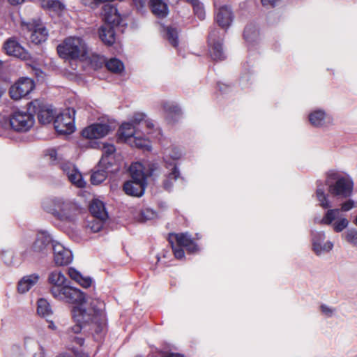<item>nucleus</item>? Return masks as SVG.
<instances>
[{
	"mask_svg": "<svg viewBox=\"0 0 357 357\" xmlns=\"http://www.w3.org/2000/svg\"><path fill=\"white\" fill-rule=\"evenodd\" d=\"M12 5H18L23 3L25 0H8Z\"/></svg>",
	"mask_w": 357,
	"mask_h": 357,
	"instance_id": "obj_59",
	"label": "nucleus"
},
{
	"mask_svg": "<svg viewBox=\"0 0 357 357\" xmlns=\"http://www.w3.org/2000/svg\"><path fill=\"white\" fill-rule=\"evenodd\" d=\"M51 242L52 238L47 232L39 231L32 246L21 252L22 260L32 262L46 256Z\"/></svg>",
	"mask_w": 357,
	"mask_h": 357,
	"instance_id": "obj_6",
	"label": "nucleus"
},
{
	"mask_svg": "<svg viewBox=\"0 0 357 357\" xmlns=\"http://www.w3.org/2000/svg\"><path fill=\"white\" fill-rule=\"evenodd\" d=\"M57 52L61 58L75 59L84 57L87 54L88 48L82 38L70 36L58 45Z\"/></svg>",
	"mask_w": 357,
	"mask_h": 357,
	"instance_id": "obj_5",
	"label": "nucleus"
},
{
	"mask_svg": "<svg viewBox=\"0 0 357 357\" xmlns=\"http://www.w3.org/2000/svg\"><path fill=\"white\" fill-rule=\"evenodd\" d=\"M310 123L315 127H323L331 123V118L324 110L316 109L309 114Z\"/></svg>",
	"mask_w": 357,
	"mask_h": 357,
	"instance_id": "obj_27",
	"label": "nucleus"
},
{
	"mask_svg": "<svg viewBox=\"0 0 357 357\" xmlns=\"http://www.w3.org/2000/svg\"><path fill=\"white\" fill-rule=\"evenodd\" d=\"M155 216V211L150 208H145L140 213V220L142 221L153 219Z\"/></svg>",
	"mask_w": 357,
	"mask_h": 357,
	"instance_id": "obj_50",
	"label": "nucleus"
},
{
	"mask_svg": "<svg viewBox=\"0 0 357 357\" xmlns=\"http://www.w3.org/2000/svg\"><path fill=\"white\" fill-rule=\"evenodd\" d=\"M21 29L26 40L36 45L45 42L48 37V31L40 19L22 20Z\"/></svg>",
	"mask_w": 357,
	"mask_h": 357,
	"instance_id": "obj_7",
	"label": "nucleus"
},
{
	"mask_svg": "<svg viewBox=\"0 0 357 357\" xmlns=\"http://www.w3.org/2000/svg\"><path fill=\"white\" fill-rule=\"evenodd\" d=\"M24 345L26 349L31 351H33L34 347L38 348L39 351L33 353L34 357H45L44 349L32 337L26 336L24 339Z\"/></svg>",
	"mask_w": 357,
	"mask_h": 357,
	"instance_id": "obj_35",
	"label": "nucleus"
},
{
	"mask_svg": "<svg viewBox=\"0 0 357 357\" xmlns=\"http://www.w3.org/2000/svg\"><path fill=\"white\" fill-rule=\"evenodd\" d=\"M106 67L109 71L116 74H120L124 70L123 62L116 58L110 59L106 63Z\"/></svg>",
	"mask_w": 357,
	"mask_h": 357,
	"instance_id": "obj_40",
	"label": "nucleus"
},
{
	"mask_svg": "<svg viewBox=\"0 0 357 357\" xmlns=\"http://www.w3.org/2000/svg\"><path fill=\"white\" fill-rule=\"evenodd\" d=\"M163 114L169 123L178 121L181 116V111L178 106L172 102L162 103Z\"/></svg>",
	"mask_w": 357,
	"mask_h": 357,
	"instance_id": "obj_21",
	"label": "nucleus"
},
{
	"mask_svg": "<svg viewBox=\"0 0 357 357\" xmlns=\"http://www.w3.org/2000/svg\"><path fill=\"white\" fill-rule=\"evenodd\" d=\"M170 170L171 172L168 174L163 183L164 188L167 190H170L172 188L174 181L180 176V172L177 167L174 166L173 169Z\"/></svg>",
	"mask_w": 357,
	"mask_h": 357,
	"instance_id": "obj_39",
	"label": "nucleus"
},
{
	"mask_svg": "<svg viewBox=\"0 0 357 357\" xmlns=\"http://www.w3.org/2000/svg\"><path fill=\"white\" fill-rule=\"evenodd\" d=\"M80 1L84 6H89L91 8H95L97 4L103 2L102 0H80Z\"/></svg>",
	"mask_w": 357,
	"mask_h": 357,
	"instance_id": "obj_55",
	"label": "nucleus"
},
{
	"mask_svg": "<svg viewBox=\"0 0 357 357\" xmlns=\"http://www.w3.org/2000/svg\"><path fill=\"white\" fill-rule=\"evenodd\" d=\"M325 238L324 231L312 232V250L318 256L329 252L333 248V243L331 241H325Z\"/></svg>",
	"mask_w": 357,
	"mask_h": 357,
	"instance_id": "obj_16",
	"label": "nucleus"
},
{
	"mask_svg": "<svg viewBox=\"0 0 357 357\" xmlns=\"http://www.w3.org/2000/svg\"><path fill=\"white\" fill-rule=\"evenodd\" d=\"M151 6L153 13L158 17H165L168 14L167 4L160 0H151Z\"/></svg>",
	"mask_w": 357,
	"mask_h": 357,
	"instance_id": "obj_36",
	"label": "nucleus"
},
{
	"mask_svg": "<svg viewBox=\"0 0 357 357\" xmlns=\"http://www.w3.org/2000/svg\"><path fill=\"white\" fill-rule=\"evenodd\" d=\"M102 16L107 24L117 25L121 21V17L116 8L109 3L103 6Z\"/></svg>",
	"mask_w": 357,
	"mask_h": 357,
	"instance_id": "obj_23",
	"label": "nucleus"
},
{
	"mask_svg": "<svg viewBox=\"0 0 357 357\" xmlns=\"http://www.w3.org/2000/svg\"><path fill=\"white\" fill-rule=\"evenodd\" d=\"M146 119V116L145 114L142 112H135L133 114L132 118L129 121L131 123H132L136 128L137 125H140L141 123H144V121Z\"/></svg>",
	"mask_w": 357,
	"mask_h": 357,
	"instance_id": "obj_49",
	"label": "nucleus"
},
{
	"mask_svg": "<svg viewBox=\"0 0 357 357\" xmlns=\"http://www.w3.org/2000/svg\"><path fill=\"white\" fill-rule=\"evenodd\" d=\"M99 37L105 45H112L115 41L114 25L103 24L99 29Z\"/></svg>",
	"mask_w": 357,
	"mask_h": 357,
	"instance_id": "obj_30",
	"label": "nucleus"
},
{
	"mask_svg": "<svg viewBox=\"0 0 357 357\" xmlns=\"http://www.w3.org/2000/svg\"><path fill=\"white\" fill-rule=\"evenodd\" d=\"M320 310L321 313L327 317H333L336 312L335 308L325 304L320 306Z\"/></svg>",
	"mask_w": 357,
	"mask_h": 357,
	"instance_id": "obj_53",
	"label": "nucleus"
},
{
	"mask_svg": "<svg viewBox=\"0 0 357 357\" xmlns=\"http://www.w3.org/2000/svg\"><path fill=\"white\" fill-rule=\"evenodd\" d=\"M49 155L50 158H52L53 160H55L57 159V153L56 151L54 149H52L49 151Z\"/></svg>",
	"mask_w": 357,
	"mask_h": 357,
	"instance_id": "obj_57",
	"label": "nucleus"
},
{
	"mask_svg": "<svg viewBox=\"0 0 357 357\" xmlns=\"http://www.w3.org/2000/svg\"><path fill=\"white\" fill-rule=\"evenodd\" d=\"M75 113L73 109L68 108L56 116L54 126L57 132L68 135L74 132Z\"/></svg>",
	"mask_w": 357,
	"mask_h": 357,
	"instance_id": "obj_10",
	"label": "nucleus"
},
{
	"mask_svg": "<svg viewBox=\"0 0 357 357\" xmlns=\"http://www.w3.org/2000/svg\"><path fill=\"white\" fill-rule=\"evenodd\" d=\"M68 275L72 280H75L84 288L89 287L91 285V279L89 277H84L74 268H69Z\"/></svg>",
	"mask_w": 357,
	"mask_h": 357,
	"instance_id": "obj_33",
	"label": "nucleus"
},
{
	"mask_svg": "<svg viewBox=\"0 0 357 357\" xmlns=\"http://www.w3.org/2000/svg\"><path fill=\"white\" fill-rule=\"evenodd\" d=\"M319 223L331 226L336 233L344 231L349 225V221L346 216L341 213L339 208H327Z\"/></svg>",
	"mask_w": 357,
	"mask_h": 357,
	"instance_id": "obj_9",
	"label": "nucleus"
},
{
	"mask_svg": "<svg viewBox=\"0 0 357 357\" xmlns=\"http://www.w3.org/2000/svg\"><path fill=\"white\" fill-rule=\"evenodd\" d=\"M67 281L68 280L61 271L54 270L50 272L47 277V282L50 294L66 283Z\"/></svg>",
	"mask_w": 357,
	"mask_h": 357,
	"instance_id": "obj_25",
	"label": "nucleus"
},
{
	"mask_svg": "<svg viewBox=\"0 0 357 357\" xmlns=\"http://www.w3.org/2000/svg\"><path fill=\"white\" fill-rule=\"evenodd\" d=\"M66 333L63 335V339L66 340L67 343H68V347L70 349L73 350V354H62L57 357H88L84 353L79 350H75V347L77 346L75 342H72L65 338Z\"/></svg>",
	"mask_w": 357,
	"mask_h": 357,
	"instance_id": "obj_44",
	"label": "nucleus"
},
{
	"mask_svg": "<svg viewBox=\"0 0 357 357\" xmlns=\"http://www.w3.org/2000/svg\"><path fill=\"white\" fill-rule=\"evenodd\" d=\"M43 208L62 221H73L78 211L76 204L63 197H53L43 203Z\"/></svg>",
	"mask_w": 357,
	"mask_h": 357,
	"instance_id": "obj_4",
	"label": "nucleus"
},
{
	"mask_svg": "<svg viewBox=\"0 0 357 357\" xmlns=\"http://www.w3.org/2000/svg\"><path fill=\"white\" fill-rule=\"evenodd\" d=\"M96 222H92L91 229L93 232H98L103 226V222L105 220H100L96 218Z\"/></svg>",
	"mask_w": 357,
	"mask_h": 357,
	"instance_id": "obj_54",
	"label": "nucleus"
},
{
	"mask_svg": "<svg viewBox=\"0 0 357 357\" xmlns=\"http://www.w3.org/2000/svg\"><path fill=\"white\" fill-rule=\"evenodd\" d=\"M354 181L352 176L340 169H331L325 173L324 181L317 182L315 197L322 208H331L330 196L347 199L353 195Z\"/></svg>",
	"mask_w": 357,
	"mask_h": 357,
	"instance_id": "obj_1",
	"label": "nucleus"
},
{
	"mask_svg": "<svg viewBox=\"0 0 357 357\" xmlns=\"http://www.w3.org/2000/svg\"><path fill=\"white\" fill-rule=\"evenodd\" d=\"M107 171H109V169L102 168V169L93 172L91 176V183L98 185L104 181L107 176Z\"/></svg>",
	"mask_w": 357,
	"mask_h": 357,
	"instance_id": "obj_42",
	"label": "nucleus"
},
{
	"mask_svg": "<svg viewBox=\"0 0 357 357\" xmlns=\"http://www.w3.org/2000/svg\"><path fill=\"white\" fill-rule=\"evenodd\" d=\"M356 206V203L353 199H348L346 201L343 202L340 204V208L339 210H341V213L348 212L354 208Z\"/></svg>",
	"mask_w": 357,
	"mask_h": 357,
	"instance_id": "obj_51",
	"label": "nucleus"
},
{
	"mask_svg": "<svg viewBox=\"0 0 357 357\" xmlns=\"http://www.w3.org/2000/svg\"><path fill=\"white\" fill-rule=\"evenodd\" d=\"M159 170L157 163L150 162L145 167L140 162H134L130 167L131 179L123 185V190L130 196L141 197L144 192L146 179L149 176L156 174Z\"/></svg>",
	"mask_w": 357,
	"mask_h": 357,
	"instance_id": "obj_3",
	"label": "nucleus"
},
{
	"mask_svg": "<svg viewBox=\"0 0 357 357\" xmlns=\"http://www.w3.org/2000/svg\"><path fill=\"white\" fill-rule=\"evenodd\" d=\"M169 243L172 245V248L174 254V256L177 259H182L184 257V250L182 247H178L177 245L171 239L169 240Z\"/></svg>",
	"mask_w": 357,
	"mask_h": 357,
	"instance_id": "obj_52",
	"label": "nucleus"
},
{
	"mask_svg": "<svg viewBox=\"0 0 357 357\" xmlns=\"http://www.w3.org/2000/svg\"><path fill=\"white\" fill-rule=\"evenodd\" d=\"M90 211L93 216L98 220H106L108 218L104 203L98 199H94L91 202Z\"/></svg>",
	"mask_w": 357,
	"mask_h": 357,
	"instance_id": "obj_29",
	"label": "nucleus"
},
{
	"mask_svg": "<svg viewBox=\"0 0 357 357\" xmlns=\"http://www.w3.org/2000/svg\"><path fill=\"white\" fill-rule=\"evenodd\" d=\"M136 128L130 122H123L119 128L118 134L120 139L128 143V141L132 140L133 135L137 132Z\"/></svg>",
	"mask_w": 357,
	"mask_h": 357,
	"instance_id": "obj_31",
	"label": "nucleus"
},
{
	"mask_svg": "<svg viewBox=\"0 0 357 357\" xmlns=\"http://www.w3.org/2000/svg\"><path fill=\"white\" fill-rule=\"evenodd\" d=\"M166 34L167 39L168 40L169 43L175 47H177L178 44L177 30L172 27H167Z\"/></svg>",
	"mask_w": 357,
	"mask_h": 357,
	"instance_id": "obj_45",
	"label": "nucleus"
},
{
	"mask_svg": "<svg viewBox=\"0 0 357 357\" xmlns=\"http://www.w3.org/2000/svg\"><path fill=\"white\" fill-rule=\"evenodd\" d=\"M28 111L36 114L39 122L42 124L50 123L53 120L54 115L52 107L39 100H34L29 102Z\"/></svg>",
	"mask_w": 357,
	"mask_h": 357,
	"instance_id": "obj_12",
	"label": "nucleus"
},
{
	"mask_svg": "<svg viewBox=\"0 0 357 357\" xmlns=\"http://www.w3.org/2000/svg\"><path fill=\"white\" fill-rule=\"evenodd\" d=\"M346 241L354 246H357V229L347 230L345 235Z\"/></svg>",
	"mask_w": 357,
	"mask_h": 357,
	"instance_id": "obj_48",
	"label": "nucleus"
},
{
	"mask_svg": "<svg viewBox=\"0 0 357 357\" xmlns=\"http://www.w3.org/2000/svg\"><path fill=\"white\" fill-rule=\"evenodd\" d=\"M171 238L174 242H176L178 247L184 248L190 253L195 252L197 250V245L187 233L172 234L169 236V239Z\"/></svg>",
	"mask_w": 357,
	"mask_h": 357,
	"instance_id": "obj_20",
	"label": "nucleus"
},
{
	"mask_svg": "<svg viewBox=\"0 0 357 357\" xmlns=\"http://www.w3.org/2000/svg\"><path fill=\"white\" fill-rule=\"evenodd\" d=\"M264 7L271 8L275 6L276 3L280 0H261Z\"/></svg>",
	"mask_w": 357,
	"mask_h": 357,
	"instance_id": "obj_56",
	"label": "nucleus"
},
{
	"mask_svg": "<svg viewBox=\"0 0 357 357\" xmlns=\"http://www.w3.org/2000/svg\"><path fill=\"white\" fill-rule=\"evenodd\" d=\"M136 357H142V356H136Z\"/></svg>",
	"mask_w": 357,
	"mask_h": 357,
	"instance_id": "obj_62",
	"label": "nucleus"
},
{
	"mask_svg": "<svg viewBox=\"0 0 357 357\" xmlns=\"http://www.w3.org/2000/svg\"><path fill=\"white\" fill-rule=\"evenodd\" d=\"M52 296L56 300L70 303H77V305L87 304L84 301V294L79 289L73 287L70 281H67L59 288L52 294Z\"/></svg>",
	"mask_w": 357,
	"mask_h": 357,
	"instance_id": "obj_8",
	"label": "nucleus"
},
{
	"mask_svg": "<svg viewBox=\"0 0 357 357\" xmlns=\"http://www.w3.org/2000/svg\"><path fill=\"white\" fill-rule=\"evenodd\" d=\"M133 1H134L135 6H137L138 8H142V7H144V6L145 4L144 0H133Z\"/></svg>",
	"mask_w": 357,
	"mask_h": 357,
	"instance_id": "obj_58",
	"label": "nucleus"
},
{
	"mask_svg": "<svg viewBox=\"0 0 357 357\" xmlns=\"http://www.w3.org/2000/svg\"><path fill=\"white\" fill-rule=\"evenodd\" d=\"M68 275L72 280H75L84 288L89 287L91 285V279L89 277H84L74 268H69Z\"/></svg>",
	"mask_w": 357,
	"mask_h": 357,
	"instance_id": "obj_34",
	"label": "nucleus"
},
{
	"mask_svg": "<svg viewBox=\"0 0 357 357\" xmlns=\"http://www.w3.org/2000/svg\"><path fill=\"white\" fill-rule=\"evenodd\" d=\"M187 2L190 3L192 5L195 14L198 17L199 19L203 20L205 16V12L203 8L202 3L199 0H185Z\"/></svg>",
	"mask_w": 357,
	"mask_h": 357,
	"instance_id": "obj_47",
	"label": "nucleus"
},
{
	"mask_svg": "<svg viewBox=\"0 0 357 357\" xmlns=\"http://www.w3.org/2000/svg\"><path fill=\"white\" fill-rule=\"evenodd\" d=\"M40 276L37 273H33L24 276L18 282L17 290L20 294L29 291L39 281Z\"/></svg>",
	"mask_w": 357,
	"mask_h": 357,
	"instance_id": "obj_28",
	"label": "nucleus"
},
{
	"mask_svg": "<svg viewBox=\"0 0 357 357\" xmlns=\"http://www.w3.org/2000/svg\"><path fill=\"white\" fill-rule=\"evenodd\" d=\"M112 131V128L107 123H94L82 131L84 138L89 139H98L107 136Z\"/></svg>",
	"mask_w": 357,
	"mask_h": 357,
	"instance_id": "obj_15",
	"label": "nucleus"
},
{
	"mask_svg": "<svg viewBox=\"0 0 357 357\" xmlns=\"http://www.w3.org/2000/svg\"><path fill=\"white\" fill-rule=\"evenodd\" d=\"M41 6L56 12H60L64 9V5L56 0H41Z\"/></svg>",
	"mask_w": 357,
	"mask_h": 357,
	"instance_id": "obj_43",
	"label": "nucleus"
},
{
	"mask_svg": "<svg viewBox=\"0 0 357 357\" xmlns=\"http://www.w3.org/2000/svg\"><path fill=\"white\" fill-rule=\"evenodd\" d=\"M222 33L217 28L212 29L209 33L208 40L209 53L214 61H222L226 58L222 47Z\"/></svg>",
	"mask_w": 357,
	"mask_h": 357,
	"instance_id": "obj_11",
	"label": "nucleus"
},
{
	"mask_svg": "<svg viewBox=\"0 0 357 357\" xmlns=\"http://www.w3.org/2000/svg\"><path fill=\"white\" fill-rule=\"evenodd\" d=\"M33 124L34 118L29 112H15L10 118V125L17 132H27Z\"/></svg>",
	"mask_w": 357,
	"mask_h": 357,
	"instance_id": "obj_13",
	"label": "nucleus"
},
{
	"mask_svg": "<svg viewBox=\"0 0 357 357\" xmlns=\"http://www.w3.org/2000/svg\"><path fill=\"white\" fill-rule=\"evenodd\" d=\"M72 315L76 324L67 330L65 338L70 342H75L77 347H81L84 342V338L81 334L83 327L93 324L96 327L95 331H97L105 325V303L100 299H91L89 303L73 307Z\"/></svg>",
	"mask_w": 357,
	"mask_h": 357,
	"instance_id": "obj_2",
	"label": "nucleus"
},
{
	"mask_svg": "<svg viewBox=\"0 0 357 357\" xmlns=\"http://www.w3.org/2000/svg\"><path fill=\"white\" fill-rule=\"evenodd\" d=\"M48 327L52 330H55L56 328L55 324L53 323V321H50Z\"/></svg>",
	"mask_w": 357,
	"mask_h": 357,
	"instance_id": "obj_60",
	"label": "nucleus"
},
{
	"mask_svg": "<svg viewBox=\"0 0 357 357\" xmlns=\"http://www.w3.org/2000/svg\"><path fill=\"white\" fill-rule=\"evenodd\" d=\"M243 36L247 42L252 43L258 38L259 31L255 26L249 24L245 28Z\"/></svg>",
	"mask_w": 357,
	"mask_h": 357,
	"instance_id": "obj_41",
	"label": "nucleus"
},
{
	"mask_svg": "<svg viewBox=\"0 0 357 357\" xmlns=\"http://www.w3.org/2000/svg\"><path fill=\"white\" fill-rule=\"evenodd\" d=\"M37 313L43 317H48L53 312L49 302L45 298H40L37 302Z\"/></svg>",
	"mask_w": 357,
	"mask_h": 357,
	"instance_id": "obj_38",
	"label": "nucleus"
},
{
	"mask_svg": "<svg viewBox=\"0 0 357 357\" xmlns=\"http://www.w3.org/2000/svg\"><path fill=\"white\" fill-rule=\"evenodd\" d=\"M13 347H14V348H16V349H20V347H19V346H17V345H15Z\"/></svg>",
	"mask_w": 357,
	"mask_h": 357,
	"instance_id": "obj_61",
	"label": "nucleus"
},
{
	"mask_svg": "<svg viewBox=\"0 0 357 357\" xmlns=\"http://www.w3.org/2000/svg\"><path fill=\"white\" fill-rule=\"evenodd\" d=\"M54 262L58 266H66L70 264L73 257L72 252L59 243L52 245Z\"/></svg>",
	"mask_w": 357,
	"mask_h": 357,
	"instance_id": "obj_17",
	"label": "nucleus"
},
{
	"mask_svg": "<svg viewBox=\"0 0 357 357\" xmlns=\"http://www.w3.org/2000/svg\"><path fill=\"white\" fill-rule=\"evenodd\" d=\"M34 87L35 84L33 79L28 77H22L10 88V98L13 100H20L29 94Z\"/></svg>",
	"mask_w": 357,
	"mask_h": 357,
	"instance_id": "obj_14",
	"label": "nucleus"
},
{
	"mask_svg": "<svg viewBox=\"0 0 357 357\" xmlns=\"http://www.w3.org/2000/svg\"><path fill=\"white\" fill-rule=\"evenodd\" d=\"M131 146L143 149L145 150L150 151L151 149V142L146 137H142L138 131L133 135L132 140L128 141Z\"/></svg>",
	"mask_w": 357,
	"mask_h": 357,
	"instance_id": "obj_32",
	"label": "nucleus"
},
{
	"mask_svg": "<svg viewBox=\"0 0 357 357\" xmlns=\"http://www.w3.org/2000/svg\"><path fill=\"white\" fill-rule=\"evenodd\" d=\"M116 148L114 144H105L102 146V155L99 162L100 168L109 169L114 163Z\"/></svg>",
	"mask_w": 357,
	"mask_h": 357,
	"instance_id": "obj_24",
	"label": "nucleus"
},
{
	"mask_svg": "<svg viewBox=\"0 0 357 357\" xmlns=\"http://www.w3.org/2000/svg\"><path fill=\"white\" fill-rule=\"evenodd\" d=\"M1 257L3 263L6 266H15L21 262L22 258L21 259H17L15 257V252L11 249H4L2 250L1 253Z\"/></svg>",
	"mask_w": 357,
	"mask_h": 357,
	"instance_id": "obj_37",
	"label": "nucleus"
},
{
	"mask_svg": "<svg viewBox=\"0 0 357 357\" xmlns=\"http://www.w3.org/2000/svg\"><path fill=\"white\" fill-rule=\"evenodd\" d=\"M4 50L8 55L23 60L29 59V52L15 39L10 38L4 44Z\"/></svg>",
	"mask_w": 357,
	"mask_h": 357,
	"instance_id": "obj_19",
	"label": "nucleus"
},
{
	"mask_svg": "<svg viewBox=\"0 0 357 357\" xmlns=\"http://www.w3.org/2000/svg\"><path fill=\"white\" fill-rule=\"evenodd\" d=\"M147 128V134L153 135V137H158L161 135V130L158 128H155V125L152 120L146 119L144 123Z\"/></svg>",
	"mask_w": 357,
	"mask_h": 357,
	"instance_id": "obj_46",
	"label": "nucleus"
},
{
	"mask_svg": "<svg viewBox=\"0 0 357 357\" xmlns=\"http://www.w3.org/2000/svg\"><path fill=\"white\" fill-rule=\"evenodd\" d=\"M61 169L73 185L79 188L85 187L86 182L83 179L82 174L73 164L63 163Z\"/></svg>",
	"mask_w": 357,
	"mask_h": 357,
	"instance_id": "obj_18",
	"label": "nucleus"
},
{
	"mask_svg": "<svg viewBox=\"0 0 357 357\" xmlns=\"http://www.w3.org/2000/svg\"><path fill=\"white\" fill-rule=\"evenodd\" d=\"M233 18V13L227 6L220 7L216 11L215 20L223 29H227L231 25Z\"/></svg>",
	"mask_w": 357,
	"mask_h": 357,
	"instance_id": "obj_22",
	"label": "nucleus"
},
{
	"mask_svg": "<svg viewBox=\"0 0 357 357\" xmlns=\"http://www.w3.org/2000/svg\"><path fill=\"white\" fill-rule=\"evenodd\" d=\"M181 157V152L177 147L171 146L164 149L163 160L166 167L173 169L174 166L176 167V161Z\"/></svg>",
	"mask_w": 357,
	"mask_h": 357,
	"instance_id": "obj_26",
	"label": "nucleus"
}]
</instances>
